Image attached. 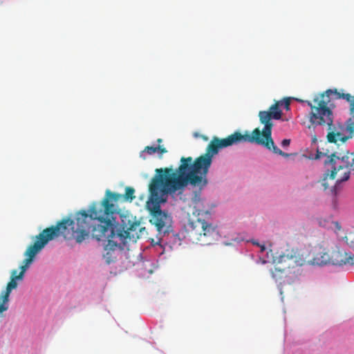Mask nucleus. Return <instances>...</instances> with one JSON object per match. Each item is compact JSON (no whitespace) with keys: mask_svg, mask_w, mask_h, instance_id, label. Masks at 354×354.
<instances>
[{"mask_svg":"<svg viewBox=\"0 0 354 354\" xmlns=\"http://www.w3.org/2000/svg\"><path fill=\"white\" fill-rule=\"evenodd\" d=\"M252 243H253L254 245H257L260 246V247H261V252H263V251H264V250H266V248H265V246H264V245H259L257 242H256V241H252Z\"/></svg>","mask_w":354,"mask_h":354,"instance_id":"obj_21","label":"nucleus"},{"mask_svg":"<svg viewBox=\"0 0 354 354\" xmlns=\"http://www.w3.org/2000/svg\"><path fill=\"white\" fill-rule=\"evenodd\" d=\"M120 195L114 194L107 189L105 196L100 203H93L88 212L82 210L76 213L75 221L70 218H63L61 221H68L64 228L65 238L67 237L66 230L68 227L72 230V236L76 242L81 243L89 237L91 234L93 238L97 241H107L104 246L105 253L104 257L107 263H110L115 259L113 255L118 244L113 241L115 237H118L124 244L127 239L136 241L145 230L140 222L129 221L127 224L122 219V224L118 227L115 225L114 214L116 209L111 201H117Z\"/></svg>","mask_w":354,"mask_h":354,"instance_id":"obj_1","label":"nucleus"},{"mask_svg":"<svg viewBox=\"0 0 354 354\" xmlns=\"http://www.w3.org/2000/svg\"><path fill=\"white\" fill-rule=\"evenodd\" d=\"M157 142H158V143H160V142H162V139H161V138H158V139L157 140Z\"/></svg>","mask_w":354,"mask_h":354,"instance_id":"obj_22","label":"nucleus"},{"mask_svg":"<svg viewBox=\"0 0 354 354\" xmlns=\"http://www.w3.org/2000/svg\"><path fill=\"white\" fill-rule=\"evenodd\" d=\"M331 98L324 92L316 95L313 101H306L310 107L309 120L311 124L316 126H327L328 132L334 131L333 113L330 108Z\"/></svg>","mask_w":354,"mask_h":354,"instance_id":"obj_6","label":"nucleus"},{"mask_svg":"<svg viewBox=\"0 0 354 354\" xmlns=\"http://www.w3.org/2000/svg\"><path fill=\"white\" fill-rule=\"evenodd\" d=\"M196 159L192 157H182L178 168L165 167L156 169V174L149 185L150 197L157 203L151 210L150 222L154 225L159 233H167L169 231L172 223V217L167 212L162 210L159 203L165 202L168 194H174L183 191L189 184L199 189L205 187L207 183V174L205 178L206 183H195L192 181V175L203 176L202 171L194 173L193 166Z\"/></svg>","mask_w":354,"mask_h":354,"instance_id":"obj_2","label":"nucleus"},{"mask_svg":"<svg viewBox=\"0 0 354 354\" xmlns=\"http://www.w3.org/2000/svg\"><path fill=\"white\" fill-rule=\"evenodd\" d=\"M156 149H157V152H160L161 154L165 153L167 152V150L162 146L156 147Z\"/></svg>","mask_w":354,"mask_h":354,"instance_id":"obj_18","label":"nucleus"},{"mask_svg":"<svg viewBox=\"0 0 354 354\" xmlns=\"http://www.w3.org/2000/svg\"><path fill=\"white\" fill-rule=\"evenodd\" d=\"M339 254H340V252H337V254H336V255H337H337H339Z\"/></svg>","mask_w":354,"mask_h":354,"instance_id":"obj_23","label":"nucleus"},{"mask_svg":"<svg viewBox=\"0 0 354 354\" xmlns=\"http://www.w3.org/2000/svg\"><path fill=\"white\" fill-rule=\"evenodd\" d=\"M304 261V259L300 257L297 251L287 250L286 253L274 259V262L277 263H287V266L283 268L276 266L274 269L271 271L272 277L277 279V274L283 272L286 268H290V267L294 268L295 266H302Z\"/></svg>","mask_w":354,"mask_h":354,"instance_id":"obj_8","label":"nucleus"},{"mask_svg":"<svg viewBox=\"0 0 354 354\" xmlns=\"http://www.w3.org/2000/svg\"><path fill=\"white\" fill-rule=\"evenodd\" d=\"M280 102V106H283L287 110L289 109L290 106V98H285L281 101H279Z\"/></svg>","mask_w":354,"mask_h":354,"instance_id":"obj_16","label":"nucleus"},{"mask_svg":"<svg viewBox=\"0 0 354 354\" xmlns=\"http://www.w3.org/2000/svg\"><path fill=\"white\" fill-rule=\"evenodd\" d=\"M9 299H5L4 296L0 295V314L8 309Z\"/></svg>","mask_w":354,"mask_h":354,"instance_id":"obj_14","label":"nucleus"},{"mask_svg":"<svg viewBox=\"0 0 354 354\" xmlns=\"http://www.w3.org/2000/svg\"><path fill=\"white\" fill-rule=\"evenodd\" d=\"M290 143V140L289 139H284L281 142V146L282 147H288Z\"/></svg>","mask_w":354,"mask_h":354,"instance_id":"obj_19","label":"nucleus"},{"mask_svg":"<svg viewBox=\"0 0 354 354\" xmlns=\"http://www.w3.org/2000/svg\"><path fill=\"white\" fill-rule=\"evenodd\" d=\"M192 202L194 205L198 204L201 201L200 194L195 192L194 196L192 198Z\"/></svg>","mask_w":354,"mask_h":354,"instance_id":"obj_17","label":"nucleus"},{"mask_svg":"<svg viewBox=\"0 0 354 354\" xmlns=\"http://www.w3.org/2000/svg\"><path fill=\"white\" fill-rule=\"evenodd\" d=\"M187 232L192 242L199 243L201 245L211 244L218 234L215 227L201 218L190 221Z\"/></svg>","mask_w":354,"mask_h":354,"instance_id":"obj_7","label":"nucleus"},{"mask_svg":"<svg viewBox=\"0 0 354 354\" xmlns=\"http://www.w3.org/2000/svg\"><path fill=\"white\" fill-rule=\"evenodd\" d=\"M17 274V270H13L11 272L10 281L8 283L6 290L3 291L1 294V295L4 296L6 300L7 298L9 299L11 291L17 287V283L16 280H18V277Z\"/></svg>","mask_w":354,"mask_h":354,"instance_id":"obj_10","label":"nucleus"},{"mask_svg":"<svg viewBox=\"0 0 354 354\" xmlns=\"http://www.w3.org/2000/svg\"><path fill=\"white\" fill-rule=\"evenodd\" d=\"M346 130L349 133L348 139L354 136V120L349 118L346 122Z\"/></svg>","mask_w":354,"mask_h":354,"instance_id":"obj_12","label":"nucleus"},{"mask_svg":"<svg viewBox=\"0 0 354 354\" xmlns=\"http://www.w3.org/2000/svg\"><path fill=\"white\" fill-rule=\"evenodd\" d=\"M337 263H339L340 265L346 264V263L354 265V255H350V254H347L346 252H345L344 258L341 259L339 261H337Z\"/></svg>","mask_w":354,"mask_h":354,"instance_id":"obj_13","label":"nucleus"},{"mask_svg":"<svg viewBox=\"0 0 354 354\" xmlns=\"http://www.w3.org/2000/svg\"><path fill=\"white\" fill-rule=\"evenodd\" d=\"M350 113L353 117V119L354 120V102L352 103V106H350Z\"/></svg>","mask_w":354,"mask_h":354,"instance_id":"obj_20","label":"nucleus"},{"mask_svg":"<svg viewBox=\"0 0 354 354\" xmlns=\"http://www.w3.org/2000/svg\"><path fill=\"white\" fill-rule=\"evenodd\" d=\"M326 138L328 142L335 145L339 151L330 152L327 150L326 153H322L317 150L316 158H319L322 155L327 156L328 160H325V164L330 166L322 179L324 189L328 187L326 183L328 178H337L336 184H338L348 180L351 173L354 171V153H349L346 146L348 137L340 132L330 131L327 133Z\"/></svg>","mask_w":354,"mask_h":354,"instance_id":"obj_4","label":"nucleus"},{"mask_svg":"<svg viewBox=\"0 0 354 354\" xmlns=\"http://www.w3.org/2000/svg\"><path fill=\"white\" fill-rule=\"evenodd\" d=\"M111 192L114 194H118V193H115V192ZM134 193H135V189L133 187H127L125 189V194L124 195L118 194V195L121 196V197L120 198H118V200H117V201L111 200V201L110 203L114 205V207L116 209V212L114 214L118 213L117 211V208L115 205V203H118L122 198H124L125 201H132L136 198V196H134Z\"/></svg>","mask_w":354,"mask_h":354,"instance_id":"obj_11","label":"nucleus"},{"mask_svg":"<svg viewBox=\"0 0 354 354\" xmlns=\"http://www.w3.org/2000/svg\"><path fill=\"white\" fill-rule=\"evenodd\" d=\"M144 151L147 152V153L151 155L156 152H157L156 147H152V146H147L145 148Z\"/></svg>","mask_w":354,"mask_h":354,"instance_id":"obj_15","label":"nucleus"},{"mask_svg":"<svg viewBox=\"0 0 354 354\" xmlns=\"http://www.w3.org/2000/svg\"><path fill=\"white\" fill-rule=\"evenodd\" d=\"M326 95L330 98L331 95L334 96V99H344L350 103V106H352V103L354 102V95L352 96L349 93H344L343 92L337 91V89H328L324 92Z\"/></svg>","mask_w":354,"mask_h":354,"instance_id":"obj_9","label":"nucleus"},{"mask_svg":"<svg viewBox=\"0 0 354 354\" xmlns=\"http://www.w3.org/2000/svg\"><path fill=\"white\" fill-rule=\"evenodd\" d=\"M68 221H59L55 225H52L42 230L35 238V242L28 246L24 255L27 258L24 260V265L20 267L21 271L17 274L18 280H22L24 273L29 265L33 261L35 256L45 247V245L59 235H64V228Z\"/></svg>","mask_w":354,"mask_h":354,"instance_id":"obj_5","label":"nucleus"},{"mask_svg":"<svg viewBox=\"0 0 354 354\" xmlns=\"http://www.w3.org/2000/svg\"><path fill=\"white\" fill-rule=\"evenodd\" d=\"M279 106L280 102H276L270 106L268 111H260L259 112L260 122L264 124L262 131L259 128H256L251 134L245 132L243 135L240 132L236 131L225 138L220 139L217 137H214L207 145L205 153L196 158V162L192 165L194 173L202 171L203 176L198 177L192 175V181L195 183H202L205 184V175L209 171L212 163L213 156L217 154L221 149L238 144L243 141L262 145L268 149H272L274 153L286 158L289 157L290 154L279 149L274 145L272 138V129L273 127L272 119L279 120L282 116V111L279 109Z\"/></svg>","mask_w":354,"mask_h":354,"instance_id":"obj_3","label":"nucleus"}]
</instances>
